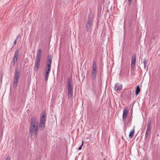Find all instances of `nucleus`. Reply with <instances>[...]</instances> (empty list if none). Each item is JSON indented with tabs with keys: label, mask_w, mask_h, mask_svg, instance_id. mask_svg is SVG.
I'll return each mask as SVG.
<instances>
[{
	"label": "nucleus",
	"mask_w": 160,
	"mask_h": 160,
	"mask_svg": "<svg viewBox=\"0 0 160 160\" xmlns=\"http://www.w3.org/2000/svg\"><path fill=\"white\" fill-rule=\"evenodd\" d=\"M151 120L150 119H149L148 120V128H150V126L151 124Z\"/></svg>",
	"instance_id": "412c9836"
},
{
	"label": "nucleus",
	"mask_w": 160,
	"mask_h": 160,
	"mask_svg": "<svg viewBox=\"0 0 160 160\" xmlns=\"http://www.w3.org/2000/svg\"><path fill=\"white\" fill-rule=\"evenodd\" d=\"M132 1V0H128V2H129L128 4L130 5Z\"/></svg>",
	"instance_id": "a878e982"
},
{
	"label": "nucleus",
	"mask_w": 160,
	"mask_h": 160,
	"mask_svg": "<svg viewBox=\"0 0 160 160\" xmlns=\"http://www.w3.org/2000/svg\"><path fill=\"white\" fill-rule=\"evenodd\" d=\"M128 108H125L124 109L123 112L122 119L123 120H124L126 118L128 115Z\"/></svg>",
	"instance_id": "f8f14e48"
},
{
	"label": "nucleus",
	"mask_w": 160,
	"mask_h": 160,
	"mask_svg": "<svg viewBox=\"0 0 160 160\" xmlns=\"http://www.w3.org/2000/svg\"><path fill=\"white\" fill-rule=\"evenodd\" d=\"M90 14L88 16V19L87 22L86 24V31L87 32L89 31L92 26V20L90 18Z\"/></svg>",
	"instance_id": "7ed1b4c3"
},
{
	"label": "nucleus",
	"mask_w": 160,
	"mask_h": 160,
	"mask_svg": "<svg viewBox=\"0 0 160 160\" xmlns=\"http://www.w3.org/2000/svg\"><path fill=\"white\" fill-rule=\"evenodd\" d=\"M97 74V71L92 70V72L91 74V77L92 78V81H95V79L96 77V75Z\"/></svg>",
	"instance_id": "9b49d317"
},
{
	"label": "nucleus",
	"mask_w": 160,
	"mask_h": 160,
	"mask_svg": "<svg viewBox=\"0 0 160 160\" xmlns=\"http://www.w3.org/2000/svg\"><path fill=\"white\" fill-rule=\"evenodd\" d=\"M18 54H19V50L18 49L15 51V54H14V57L13 58V59H14L13 60V64L14 65H15V62H17V60L18 59Z\"/></svg>",
	"instance_id": "1a4fd4ad"
},
{
	"label": "nucleus",
	"mask_w": 160,
	"mask_h": 160,
	"mask_svg": "<svg viewBox=\"0 0 160 160\" xmlns=\"http://www.w3.org/2000/svg\"><path fill=\"white\" fill-rule=\"evenodd\" d=\"M122 88V85L121 84L118 83H116L114 86L115 90L117 91H120Z\"/></svg>",
	"instance_id": "6e6552de"
},
{
	"label": "nucleus",
	"mask_w": 160,
	"mask_h": 160,
	"mask_svg": "<svg viewBox=\"0 0 160 160\" xmlns=\"http://www.w3.org/2000/svg\"><path fill=\"white\" fill-rule=\"evenodd\" d=\"M11 158L9 157V156L8 155V157H7L6 159L5 160H10Z\"/></svg>",
	"instance_id": "b1692460"
},
{
	"label": "nucleus",
	"mask_w": 160,
	"mask_h": 160,
	"mask_svg": "<svg viewBox=\"0 0 160 160\" xmlns=\"http://www.w3.org/2000/svg\"><path fill=\"white\" fill-rule=\"evenodd\" d=\"M17 39H16L15 40V41H14V42H13V45H14V46H13V47L11 48V49L13 48V47H14V45H15L16 44V43H17Z\"/></svg>",
	"instance_id": "5701e85b"
},
{
	"label": "nucleus",
	"mask_w": 160,
	"mask_h": 160,
	"mask_svg": "<svg viewBox=\"0 0 160 160\" xmlns=\"http://www.w3.org/2000/svg\"><path fill=\"white\" fill-rule=\"evenodd\" d=\"M97 65L96 62L95 61H93L92 70H95V71H97Z\"/></svg>",
	"instance_id": "a211bd4d"
},
{
	"label": "nucleus",
	"mask_w": 160,
	"mask_h": 160,
	"mask_svg": "<svg viewBox=\"0 0 160 160\" xmlns=\"http://www.w3.org/2000/svg\"><path fill=\"white\" fill-rule=\"evenodd\" d=\"M41 49H38L37 53L36 62H40L41 59Z\"/></svg>",
	"instance_id": "0eeeda50"
},
{
	"label": "nucleus",
	"mask_w": 160,
	"mask_h": 160,
	"mask_svg": "<svg viewBox=\"0 0 160 160\" xmlns=\"http://www.w3.org/2000/svg\"><path fill=\"white\" fill-rule=\"evenodd\" d=\"M46 74L45 75V80L47 81L48 79V75L50 73L51 69L46 68Z\"/></svg>",
	"instance_id": "4468645a"
},
{
	"label": "nucleus",
	"mask_w": 160,
	"mask_h": 160,
	"mask_svg": "<svg viewBox=\"0 0 160 160\" xmlns=\"http://www.w3.org/2000/svg\"><path fill=\"white\" fill-rule=\"evenodd\" d=\"M136 59V54H133L131 58V69L132 70L135 67Z\"/></svg>",
	"instance_id": "39448f33"
},
{
	"label": "nucleus",
	"mask_w": 160,
	"mask_h": 160,
	"mask_svg": "<svg viewBox=\"0 0 160 160\" xmlns=\"http://www.w3.org/2000/svg\"><path fill=\"white\" fill-rule=\"evenodd\" d=\"M72 93L71 92H68V98H71L72 97Z\"/></svg>",
	"instance_id": "4be33fe9"
},
{
	"label": "nucleus",
	"mask_w": 160,
	"mask_h": 160,
	"mask_svg": "<svg viewBox=\"0 0 160 160\" xmlns=\"http://www.w3.org/2000/svg\"><path fill=\"white\" fill-rule=\"evenodd\" d=\"M134 128L135 126L133 127V128L132 129L130 132L129 134V138L131 139L133 137L134 132H135V130H134Z\"/></svg>",
	"instance_id": "ddd939ff"
},
{
	"label": "nucleus",
	"mask_w": 160,
	"mask_h": 160,
	"mask_svg": "<svg viewBox=\"0 0 160 160\" xmlns=\"http://www.w3.org/2000/svg\"><path fill=\"white\" fill-rule=\"evenodd\" d=\"M83 143H84V141H82V144H81L82 146H83Z\"/></svg>",
	"instance_id": "c85d7f7f"
},
{
	"label": "nucleus",
	"mask_w": 160,
	"mask_h": 160,
	"mask_svg": "<svg viewBox=\"0 0 160 160\" xmlns=\"http://www.w3.org/2000/svg\"><path fill=\"white\" fill-rule=\"evenodd\" d=\"M143 63L144 65H146V60L145 58H144L143 59Z\"/></svg>",
	"instance_id": "393cba45"
},
{
	"label": "nucleus",
	"mask_w": 160,
	"mask_h": 160,
	"mask_svg": "<svg viewBox=\"0 0 160 160\" xmlns=\"http://www.w3.org/2000/svg\"><path fill=\"white\" fill-rule=\"evenodd\" d=\"M151 128H148L146 130V132L145 134V138H147V137L148 136V134L150 132Z\"/></svg>",
	"instance_id": "f3484780"
},
{
	"label": "nucleus",
	"mask_w": 160,
	"mask_h": 160,
	"mask_svg": "<svg viewBox=\"0 0 160 160\" xmlns=\"http://www.w3.org/2000/svg\"><path fill=\"white\" fill-rule=\"evenodd\" d=\"M68 90L72 89V82L70 78L68 79Z\"/></svg>",
	"instance_id": "2eb2a0df"
},
{
	"label": "nucleus",
	"mask_w": 160,
	"mask_h": 160,
	"mask_svg": "<svg viewBox=\"0 0 160 160\" xmlns=\"http://www.w3.org/2000/svg\"><path fill=\"white\" fill-rule=\"evenodd\" d=\"M68 92H72V89L68 90Z\"/></svg>",
	"instance_id": "cd10ccee"
},
{
	"label": "nucleus",
	"mask_w": 160,
	"mask_h": 160,
	"mask_svg": "<svg viewBox=\"0 0 160 160\" xmlns=\"http://www.w3.org/2000/svg\"><path fill=\"white\" fill-rule=\"evenodd\" d=\"M140 88L139 87V85H138L136 87V91H135L136 95H137L139 94V93L140 92Z\"/></svg>",
	"instance_id": "6ab92c4d"
},
{
	"label": "nucleus",
	"mask_w": 160,
	"mask_h": 160,
	"mask_svg": "<svg viewBox=\"0 0 160 160\" xmlns=\"http://www.w3.org/2000/svg\"><path fill=\"white\" fill-rule=\"evenodd\" d=\"M40 62H35V66L34 68V70L37 72L38 70V68L39 66Z\"/></svg>",
	"instance_id": "dca6fc26"
},
{
	"label": "nucleus",
	"mask_w": 160,
	"mask_h": 160,
	"mask_svg": "<svg viewBox=\"0 0 160 160\" xmlns=\"http://www.w3.org/2000/svg\"><path fill=\"white\" fill-rule=\"evenodd\" d=\"M146 68V65H144V68H145V69Z\"/></svg>",
	"instance_id": "7c9ffc66"
},
{
	"label": "nucleus",
	"mask_w": 160,
	"mask_h": 160,
	"mask_svg": "<svg viewBox=\"0 0 160 160\" xmlns=\"http://www.w3.org/2000/svg\"><path fill=\"white\" fill-rule=\"evenodd\" d=\"M103 160H107L105 158H104L103 159Z\"/></svg>",
	"instance_id": "2f4dec72"
},
{
	"label": "nucleus",
	"mask_w": 160,
	"mask_h": 160,
	"mask_svg": "<svg viewBox=\"0 0 160 160\" xmlns=\"http://www.w3.org/2000/svg\"><path fill=\"white\" fill-rule=\"evenodd\" d=\"M82 145H81L80 146H79V148H78V150H81V149H82Z\"/></svg>",
	"instance_id": "bb28decb"
},
{
	"label": "nucleus",
	"mask_w": 160,
	"mask_h": 160,
	"mask_svg": "<svg viewBox=\"0 0 160 160\" xmlns=\"http://www.w3.org/2000/svg\"><path fill=\"white\" fill-rule=\"evenodd\" d=\"M19 77V70H17L15 71V72L13 82V85L15 87L17 86Z\"/></svg>",
	"instance_id": "f03ea898"
},
{
	"label": "nucleus",
	"mask_w": 160,
	"mask_h": 160,
	"mask_svg": "<svg viewBox=\"0 0 160 160\" xmlns=\"http://www.w3.org/2000/svg\"><path fill=\"white\" fill-rule=\"evenodd\" d=\"M38 122L36 120L35 117H32L30 120V124L29 130V133L31 136L35 134L36 137L38 133Z\"/></svg>",
	"instance_id": "f257e3e1"
},
{
	"label": "nucleus",
	"mask_w": 160,
	"mask_h": 160,
	"mask_svg": "<svg viewBox=\"0 0 160 160\" xmlns=\"http://www.w3.org/2000/svg\"><path fill=\"white\" fill-rule=\"evenodd\" d=\"M92 87L91 89H92V91L93 92L94 94H96L97 87L95 83V81H94V82L93 81H92Z\"/></svg>",
	"instance_id": "9d476101"
},
{
	"label": "nucleus",
	"mask_w": 160,
	"mask_h": 160,
	"mask_svg": "<svg viewBox=\"0 0 160 160\" xmlns=\"http://www.w3.org/2000/svg\"><path fill=\"white\" fill-rule=\"evenodd\" d=\"M39 127L41 130L43 129L45 127V123L40 122Z\"/></svg>",
	"instance_id": "aec40b11"
},
{
	"label": "nucleus",
	"mask_w": 160,
	"mask_h": 160,
	"mask_svg": "<svg viewBox=\"0 0 160 160\" xmlns=\"http://www.w3.org/2000/svg\"><path fill=\"white\" fill-rule=\"evenodd\" d=\"M19 35H18V36H17V38H16V39H17H17H18V37H19Z\"/></svg>",
	"instance_id": "c756f323"
},
{
	"label": "nucleus",
	"mask_w": 160,
	"mask_h": 160,
	"mask_svg": "<svg viewBox=\"0 0 160 160\" xmlns=\"http://www.w3.org/2000/svg\"><path fill=\"white\" fill-rule=\"evenodd\" d=\"M46 113L45 111L43 112L41 114L40 118V122L45 123L46 121Z\"/></svg>",
	"instance_id": "423d86ee"
},
{
	"label": "nucleus",
	"mask_w": 160,
	"mask_h": 160,
	"mask_svg": "<svg viewBox=\"0 0 160 160\" xmlns=\"http://www.w3.org/2000/svg\"><path fill=\"white\" fill-rule=\"evenodd\" d=\"M52 57L51 54H48V60L47 62L46 68L51 69L52 63Z\"/></svg>",
	"instance_id": "20e7f679"
}]
</instances>
